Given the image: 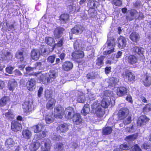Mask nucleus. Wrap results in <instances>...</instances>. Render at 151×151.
Masks as SVG:
<instances>
[{
	"instance_id": "obj_1",
	"label": "nucleus",
	"mask_w": 151,
	"mask_h": 151,
	"mask_svg": "<svg viewBox=\"0 0 151 151\" xmlns=\"http://www.w3.org/2000/svg\"><path fill=\"white\" fill-rule=\"evenodd\" d=\"M129 110L127 108L124 107L121 109L117 114L118 119L120 120H124L129 115Z\"/></svg>"
},
{
	"instance_id": "obj_2",
	"label": "nucleus",
	"mask_w": 151,
	"mask_h": 151,
	"mask_svg": "<svg viewBox=\"0 0 151 151\" xmlns=\"http://www.w3.org/2000/svg\"><path fill=\"white\" fill-rule=\"evenodd\" d=\"M75 113L74 108L72 107L68 106L66 108L64 111L65 118L68 120L71 119L73 114Z\"/></svg>"
},
{
	"instance_id": "obj_3",
	"label": "nucleus",
	"mask_w": 151,
	"mask_h": 151,
	"mask_svg": "<svg viewBox=\"0 0 151 151\" xmlns=\"http://www.w3.org/2000/svg\"><path fill=\"white\" fill-rule=\"evenodd\" d=\"M150 120V119L145 115L140 116L138 119L137 121V124L138 127H141L145 125Z\"/></svg>"
},
{
	"instance_id": "obj_4",
	"label": "nucleus",
	"mask_w": 151,
	"mask_h": 151,
	"mask_svg": "<svg viewBox=\"0 0 151 151\" xmlns=\"http://www.w3.org/2000/svg\"><path fill=\"white\" fill-rule=\"evenodd\" d=\"M123 76L124 80L127 82L132 83L135 81V76L132 72L126 71L125 74H123Z\"/></svg>"
},
{
	"instance_id": "obj_5",
	"label": "nucleus",
	"mask_w": 151,
	"mask_h": 151,
	"mask_svg": "<svg viewBox=\"0 0 151 151\" xmlns=\"http://www.w3.org/2000/svg\"><path fill=\"white\" fill-rule=\"evenodd\" d=\"M71 56L74 60L77 61L84 57V53L82 50H76L72 52Z\"/></svg>"
},
{
	"instance_id": "obj_6",
	"label": "nucleus",
	"mask_w": 151,
	"mask_h": 151,
	"mask_svg": "<svg viewBox=\"0 0 151 151\" xmlns=\"http://www.w3.org/2000/svg\"><path fill=\"white\" fill-rule=\"evenodd\" d=\"M132 53L139 56H144V49L140 46H134L131 49Z\"/></svg>"
},
{
	"instance_id": "obj_7",
	"label": "nucleus",
	"mask_w": 151,
	"mask_h": 151,
	"mask_svg": "<svg viewBox=\"0 0 151 151\" xmlns=\"http://www.w3.org/2000/svg\"><path fill=\"white\" fill-rule=\"evenodd\" d=\"M127 41L125 37L120 36L117 39L116 43L118 47L121 49L124 48L126 46Z\"/></svg>"
},
{
	"instance_id": "obj_8",
	"label": "nucleus",
	"mask_w": 151,
	"mask_h": 151,
	"mask_svg": "<svg viewBox=\"0 0 151 151\" xmlns=\"http://www.w3.org/2000/svg\"><path fill=\"white\" fill-rule=\"evenodd\" d=\"M72 119L73 124L74 125H79L82 123L83 119L81 115L78 113L76 112L74 114Z\"/></svg>"
},
{
	"instance_id": "obj_9",
	"label": "nucleus",
	"mask_w": 151,
	"mask_h": 151,
	"mask_svg": "<svg viewBox=\"0 0 151 151\" xmlns=\"http://www.w3.org/2000/svg\"><path fill=\"white\" fill-rule=\"evenodd\" d=\"M56 117L61 119L64 115V109L61 105H59L54 109Z\"/></svg>"
},
{
	"instance_id": "obj_10",
	"label": "nucleus",
	"mask_w": 151,
	"mask_h": 151,
	"mask_svg": "<svg viewBox=\"0 0 151 151\" xmlns=\"http://www.w3.org/2000/svg\"><path fill=\"white\" fill-rule=\"evenodd\" d=\"M11 129L14 132L21 130L22 129L21 124L17 121H12L11 123Z\"/></svg>"
},
{
	"instance_id": "obj_11",
	"label": "nucleus",
	"mask_w": 151,
	"mask_h": 151,
	"mask_svg": "<svg viewBox=\"0 0 151 151\" xmlns=\"http://www.w3.org/2000/svg\"><path fill=\"white\" fill-rule=\"evenodd\" d=\"M84 27L81 25L77 24L75 25L71 29V32L73 34L78 35L81 34L83 32Z\"/></svg>"
},
{
	"instance_id": "obj_12",
	"label": "nucleus",
	"mask_w": 151,
	"mask_h": 151,
	"mask_svg": "<svg viewBox=\"0 0 151 151\" xmlns=\"http://www.w3.org/2000/svg\"><path fill=\"white\" fill-rule=\"evenodd\" d=\"M73 66V64L71 62L66 61L63 63L62 64V69L65 71L68 72L72 69Z\"/></svg>"
},
{
	"instance_id": "obj_13",
	"label": "nucleus",
	"mask_w": 151,
	"mask_h": 151,
	"mask_svg": "<svg viewBox=\"0 0 151 151\" xmlns=\"http://www.w3.org/2000/svg\"><path fill=\"white\" fill-rule=\"evenodd\" d=\"M65 29L61 27H58L55 28L53 32L54 35L56 39L60 38L63 34Z\"/></svg>"
},
{
	"instance_id": "obj_14",
	"label": "nucleus",
	"mask_w": 151,
	"mask_h": 151,
	"mask_svg": "<svg viewBox=\"0 0 151 151\" xmlns=\"http://www.w3.org/2000/svg\"><path fill=\"white\" fill-rule=\"evenodd\" d=\"M30 55L32 59L37 60L40 56V50L37 48L33 49L31 50Z\"/></svg>"
},
{
	"instance_id": "obj_15",
	"label": "nucleus",
	"mask_w": 151,
	"mask_h": 151,
	"mask_svg": "<svg viewBox=\"0 0 151 151\" xmlns=\"http://www.w3.org/2000/svg\"><path fill=\"white\" fill-rule=\"evenodd\" d=\"M68 126L67 124L65 123L59 124L56 128L57 131L60 133L65 132L68 130Z\"/></svg>"
},
{
	"instance_id": "obj_16",
	"label": "nucleus",
	"mask_w": 151,
	"mask_h": 151,
	"mask_svg": "<svg viewBox=\"0 0 151 151\" xmlns=\"http://www.w3.org/2000/svg\"><path fill=\"white\" fill-rule=\"evenodd\" d=\"M32 104L28 101H25L22 104V109L25 113H28L32 111Z\"/></svg>"
},
{
	"instance_id": "obj_17",
	"label": "nucleus",
	"mask_w": 151,
	"mask_h": 151,
	"mask_svg": "<svg viewBox=\"0 0 151 151\" xmlns=\"http://www.w3.org/2000/svg\"><path fill=\"white\" fill-rule=\"evenodd\" d=\"M128 89L127 88L122 86L118 87L116 90V94L118 96H122L127 94Z\"/></svg>"
},
{
	"instance_id": "obj_18",
	"label": "nucleus",
	"mask_w": 151,
	"mask_h": 151,
	"mask_svg": "<svg viewBox=\"0 0 151 151\" xmlns=\"http://www.w3.org/2000/svg\"><path fill=\"white\" fill-rule=\"evenodd\" d=\"M35 80L32 78L30 79L26 83L27 88L29 91H33L35 89Z\"/></svg>"
},
{
	"instance_id": "obj_19",
	"label": "nucleus",
	"mask_w": 151,
	"mask_h": 151,
	"mask_svg": "<svg viewBox=\"0 0 151 151\" xmlns=\"http://www.w3.org/2000/svg\"><path fill=\"white\" fill-rule=\"evenodd\" d=\"M70 16L68 14L64 13L61 14L59 17V20L61 23L65 24L68 22L70 19Z\"/></svg>"
},
{
	"instance_id": "obj_20",
	"label": "nucleus",
	"mask_w": 151,
	"mask_h": 151,
	"mask_svg": "<svg viewBox=\"0 0 151 151\" xmlns=\"http://www.w3.org/2000/svg\"><path fill=\"white\" fill-rule=\"evenodd\" d=\"M127 57L128 62L130 64L133 65L138 63V58L134 55H130L127 56Z\"/></svg>"
},
{
	"instance_id": "obj_21",
	"label": "nucleus",
	"mask_w": 151,
	"mask_h": 151,
	"mask_svg": "<svg viewBox=\"0 0 151 151\" xmlns=\"http://www.w3.org/2000/svg\"><path fill=\"white\" fill-rule=\"evenodd\" d=\"M57 76L56 73L54 71H50L49 74V77H46L45 79H46L47 83L51 82L55 79Z\"/></svg>"
},
{
	"instance_id": "obj_22",
	"label": "nucleus",
	"mask_w": 151,
	"mask_h": 151,
	"mask_svg": "<svg viewBox=\"0 0 151 151\" xmlns=\"http://www.w3.org/2000/svg\"><path fill=\"white\" fill-rule=\"evenodd\" d=\"M129 38L133 42H137L139 41L140 36L138 33L135 32H132L130 34Z\"/></svg>"
},
{
	"instance_id": "obj_23",
	"label": "nucleus",
	"mask_w": 151,
	"mask_h": 151,
	"mask_svg": "<svg viewBox=\"0 0 151 151\" xmlns=\"http://www.w3.org/2000/svg\"><path fill=\"white\" fill-rule=\"evenodd\" d=\"M40 146V142L38 140H36L31 143L29 148L31 151H35L38 149Z\"/></svg>"
},
{
	"instance_id": "obj_24",
	"label": "nucleus",
	"mask_w": 151,
	"mask_h": 151,
	"mask_svg": "<svg viewBox=\"0 0 151 151\" xmlns=\"http://www.w3.org/2000/svg\"><path fill=\"white\" fill-rule=\"evenodd\" d=\"M17 86V82L14 79H12L8 82V86L9 89L13 91Z\"/></svg>"
},
{
	"instance_id": "obj_25",
	"label": "nucleus",
	"mask_w": 151,
	"mask_h": 151,
	"mask_svg": "<svg viewBox=\"0 0 151 151\" xmlns=\"http://www.w3.org/2000/svg\"><path fill=\"white\" fill-rule=\"evenodd\" d=\"M105 56L103 55L100 56L99 57H98L96 60V65L97 67L101 68L104 64V59Z\"/></svg>"
},
{
	"instance_id": "obj_26",
	"label": "nucleus",
	"mask_w": 151,
	"mask_h": 151,
	"mask_svg": "<svg viewBox=\"0 0 151 151\" xmlns=\"http://www.w3.org/2000/svg\"><path fill=\"white\" fill-rule=\"evenodd\" d=\"M24 52V50L23 48H22L20 50H18L15 54V58L19 60L20 61H23L24 60L23 53Z\"/></svg>"
},
{
	"instance_id": "obj_27",
	"label": "nucleus",
	"mask_w": 151,
	"mask_h": 151,
	"mask_svg": "<svg viewBox=\"0 0 151 151\" xmlns=\"http://www.w3.org/2000/svg\"><path fill=\"white\" fill-rule=\"evenodd\" d=\"M56 102L55 99L53 98H51L46 104V108L47 109H52L53 108V107L55 106Z\"/></svg>"
},
{
	"instance_id": "obj_28",
	"label": "nucleus",
	"mask_w": 151,
	"mask_h": 151,
	"mask_svg": "<svg viewBox=\"0 0 151 151\" xmlns=\"http://www.w3.org/2000/svg\"><path fill=\"white\" fill-rule=\"evenodd\" d=\"M9 97L7 96H4L0 99V106L3 107L7 104L10 101Z\"/></svg>"
},
{
	"instance_id": "obj_29",
	"label": "nucleus",
	"mask_w": 151,
	"mask_h": 151,
	"mask_svg": "<svg viewBox=\"0 0 151 151\" xmlns=\"http://www.w3.org/2000/svg\"><path fill=\"white\" fill-rule=\"evenodd\" d=\"M129 13L131 17L128 16H126V19L129 21H132L134 19V17L136 15L138 14V12L135 9H131L129 10Z\"/></svg>"
},
{
	"instance_id": "obj_30",
	"label": "nucleus",
	"mask_w": 151,
	"mask_h": 151,
	"mask_svg": "<svg viewBox=\"0 0 151 151\" xmlns=\"http://www.w3.org/2000/svg\"><path fill=\"white\" fill-rule=\"evenodd\" d=\"M113 129L111 127L107 126L104 127L102 129V133L104 135H109L111 134Z\"/></svg>"
},
{
	"instance_id": "obj_31",
	"label": "nucleus",
	"mask_w": 151,
	"mask_h": 151,
	"mask_svg": "<svg viewBox=\"0 0 151 151\" xmlns=\"http://www.w3.org/2000/svg\"><path fill=\"white\" fill-rule=\"evenodd\" d=\"M40 51V55H44L52 52L53 51L52 47L50 48L49 47L45 48L42 47L39 49Z\"/></svg>"
},
{
	"instance_id": "obj_32",
	"label": "nucleus",
	"mask_w": 151,
	"mask_h": 151,
	"mask_svg": "<svg viewBox=\"0 0 151 151\" xmlns=\"http://www.w3.org/2000/svg\"><path fill=\"white\" fill-rule=\"evenodd\" d=\"M54 148L57 151H62L64 149V144L62 142H57L54 145Z\"/></svg>"
},
{
	"instance_id": "obj_33",
	"label": "nucleus",
	"mask_w": 151,
	"mask_h": 151,
	"mask_svg": "<svg viewBox=\"0 0 151 151\" xmlns=\"http://www.w3.org/2000/svg\"><path fill=\"white\" fill-rule=\"evenodd\" d=\"M22 134L23 137L27 139H30L32 136L31 132L27 129L23 130Z\"/></svg>"
},
{
	"instance_id": "obj_34",
	"label": "nucleus",
	"mask_w": 151,
	"mask_h": 151,
	"mask_svg": "<svg viewBox=\"0 0 151 151\" xmlns=\"http://www.w3.org/2000/svg\"><path fill=\"white\" fill-rule=\"evenodd\" d=\"M138 134L137 133H136L126 136L125 139L126 141L128 140L132 142L136 139L138 137Z\"/></svg>"
},
{
	"instance_id": "obj_35",
	"label": "nucleus",
	"mask_w": 151,
	"mask_h": 151,
	"mask_svg": "<svg viewBox=\"0 0 151 151\" xmlns=\"http://www.w3.org/2000/svg\"><path fill=\"white\" fill-rule=\"evenodd\" d=\"M45 41L47 45L51 46H53V44L55 42L53 38L51 37H46L45 38Z\"/></svg>"
},
{
	"instance_id": "obj_36",
	"label": "nucleus",
	"mask_w": 151,
	"mask_h": 151,
	"mask_svg": "<svg viewBox=\"0 0 151 151\" xmlns=\"http://www.w3.org/2000/svg\"><path fill=\"white\" fill-rule=\"evenodd\" d=\"M143 83L144 85L148 87L151 85V78L150 77L147 76L145 78L143 81Z\"/></svg>"
},
{
	"instance_id": "obj_37",
	"label": "nucleus",
	"mask_w": 151,
	"mask_h": 151,
	"mask_svg": "<svg viewBox=\"0 0 151 151\" xmlns=\"http://www.w3.org/2000/svg\"><path fill=\"white\" fill-rule=\"evenodd\" d=\"M64 38L62 37L57 42V43L55 44L52 46V47L54 50V49L56 47H61L63 46Z\"/></svg>"
},
{
	"instance_id": "obj_38",
	"label": "nucleus",
	"mask_w": 151,
	"mask_h": 151,
	"mask_svg": "<svg viewBox=\"0 0 151 151\" xmlns=\"http://www.w3.org/2000/svg\"><path fill=\"white\" fill-rule=\"evenodd\" d=\"M151 111V104H146L142 109V112L145 114H147L150 111Z\"/></svg>"
},
{
	"instance_id": "obj_39",
	"label": "nucleus",
	"mask_w": 151,
	"mask_h": 151,
	"mask_svg": "<svg viewBox=\"0 0 151 151\" xmlns=\"http://www.w3.org/2000/svg\"><path fill=\"white\" fill-rule=\"evenodd\" d=\"M14 142L12 138H9L7 139L5 142V145L8 148L12 147L14 145Z\"/></svg>"
},
{
	"instance_id": "obj_40",
	"label": "nucleus",
	"mask_w": 151,
	"mask_h": 151,
	"mask_svg": "<svg viewBox=\"0 0 151 151\" xmlns=\"http://www.w3.org/2000/svg\"><path fill=\"white\" fill-rule=\"evenodd\" d=\"M90 111V106L89 104H85L82 110V113L84 116H86Z\"/></svg>"
},
{
	"instance_id": "obj_41",
	"label": "nucleus",
	"mask_w": 151,
	"mask_h": 151,
	"mask_svg": "<svg viewBox=\"0 0 151 151\" xmlns=\"http://www.w3.org/2000/svg\"><path fill=\"white\" fill-rule=\"evenodd\" d=\"M101 106L104 108H107L109 106V102L106 98H103L101 102Z\"/></svg>"
},
{
	"instance_id": "obj_42",
	"label": "nucleus",
	"mask_w": 151,
	"mask_h": 151,
	"mask_svg": "<svg viewBox=\"0 0 151 151\" xmlns=\"http://www.w3.org/2000/svg\"><path fill=\"white\" fill-rule=\"evenodd\" d=\"M96 1L94 0H89L87 3L88 6L91 9H94L96 7Z\"/></svg>"
},
{
	"instance_id": "obj_43",
	"label": "nucleus",
	"mask_w": 151,
	"mask_h": 151,
	"mask_svg": "<svg viewBox=\"0 0 151 151\" xmlns=\"http://www.w3.org/2000/svg\"><path fill=\"white\" fill-rule=\"evenodd\" d=\"M120 149L123 150H129L130 148V146L129 145L125 143L121 144L119 146Z\"/></svg>"
},
{
	"instance_id": "obj_44",
	"label": "nucleus",
	"mask_w": 151,
	"mask_h": 151,
	"mask_svg": "<svg viewBox=\"0 0 151 151\" xmlns=\"http://www.w3.org/2000/svg\"><path fill=\"white\" fill-rule=\"evenodd\" d=\"M111 3L113 5L117 6H120L122 4V0H112Z\"/></svg>"
},
{
	"instance_id": "obj_45",
	"label": "nucleus",
	"mask_w": 151,
	"mask_h": 151,
	"mask_svg": "<svg viewBox=\"0 0 151 151\" xmlns=\"http://www.w3.org/2000/svg\"><path fill=\"white\" fill-rule=\"evenodd\" d=\"M125 119H124L123 121V123L125 125L129 124L132 121V117L131 115H129Z\"/></svg>"
},
{
	"instance_id": "obj_46",
	"label": "nucleus",
	"mask_w": 151,
	"mask_h": 151,
	"mask_svg": "<svg viewBox=\"0 0 151 151\" xmlns=\"http://www.w3.org/2000/svg\"><path fill=\"white\" fill-rule=\"evenodd\" d=\"M3 57L6 59H9L10 57H12V56L11 52L9 51L6 52V53H3Z\"/></svg>"
},
{
	"instance_id": "obj_47",
	"label": "nucleus",
	"mask_w": 151,
	"mask_h": 151,
	"mask_svg": "<svg viewBox=\"0 0 151 151\" xmlns=\"http://www.w3.org/2000/svg\"><path fill=\"white\" fill-rule=\"evenodd\" d=\"M56 57L55 55H53L49 56L47 58L48 61L51 63H54Z\"/></svg>"
},
{
	"instance_id": "obj_48",
	"label": "nucleus",
	"mask_w": 151,
	"mask_h": 151,
	"mask_svg": "<svg viewBox=\"0 0 151 151\" xmlns=\"http://www.w3.org/2000/svg\"><path fill=\"white\" fill-rule=\"evenodd\" d=\"M132 151H142V150L137 144L134 145L133 147Z\"/></svg>"
},
{
	"instance_id": "obj_49",
	"label": "nucleus",
	"mask_w": 151,
	"mask_h": 151,
	"mask_svg": "<svg viewBox=\"0 0 151 151\" xmlns=\"http://www.w3.org/2000/svg\"><path fill=\"white\" fill-rule=\"evenodd\" d=\"M141 147L142 149L146 150L150 149V145L148 144L145 143L143 144Z\"/></svg>"
},
{
	"instance_id": "obj_50",
	"label": "nucleus",
	"mask_w": 151,
	"mask_h": 151,
	"mask_svg": "<svg viewBox=\"0 0 151 151\" xmlns=\"http://www.w3.org/2000/svg\"><path fill=\"white\" fill-rule=\"evenodd\" d=\"M14 69V68L12 67H7L6 68V71L7 73L11 74L12 73V71Z\"/></svg>"
},
{
	"instance_id": "obj_51",
	"label": "nucleus",
	"mask_w": 151,
	"mask_h": 151,
	"mask_svg": "<svg viewBox=\"0 0 151 151\" xmlns=\"http://www.w3.org/2000/svg\"><path fill=\"white\" fill-rule=\"evenodd\" d=\"M96 113L98 117H101L103 116L102 111L101 109H98V110L96 111Z\"/></svg>"
},
{
	"instance_id": "obj_52",
	"label": "nucleus",
	"mask_w": 151,
	"mask_h": 151,
	"mask_svg": "<svg viewBox=\"0 0 151 151\" xmlns=\"http://www.w3.org/2000/svg\"><path fill=\"white\" fill-rule=\"evenodd\" d=\"M115 41V40L114 38L109 40H108L107 41L108 46H113V42H114Z\"/></svg>"
},
{
	"instance_id": "obj_53",
	"label": "nucleus",
	"mask_w": 151,
	"mask_h": 151,
	"mask_svg": "<svg viewBox=\"0 0 151 151\" xmlns=\"http://www.w3.org/2000/svg\"><path fill=\"white\" fill-rule=\"evenodd\" d=\"M79 44L77 40L74 42L73 46L74 49L77 50L79 47Z\"/></svg>"
},
{
	"instance_id": "obj_54",
	"label": "nucleus",
	"mask_w": 151,
	"mask_h": 151,
	"mask_svg": "<svg viewBox=\"0 0 151 151\" xmlns=\"http://www.w3.org/2000/svg\"><path fill=\"white\" fill-rule=\"evenodd\" d=\"M111 66L106 67L104 69V72L106 75L108 74L111 72Z\"/></svg>"
},
{
	"instance_id": "obj_55",
	"label": "nucleus",
	"mask_w": 151,
	"mask_h": 151,
	"mask_svg": "<svg viewBox=\"0 0 151 151\" xmlns=\"http://www.w3.org/2000/svg\"><path fill=\"white\" fill-rule=\"evenodd\" d=\"M43 90V88L41 86L40 87L38 90L37 96L38 97H40L42 93Z\"/></svg>"
},
{
	"instance_id": "obj_56",
	"label": "nucleus",
	"mask_w": 151,
	"mask_h": 151,
	"mask_svg": "<svg viewBox=\"0 0 151 151\" xmlns=\"http://www.w3.org/2000/svg\"><path fill=\"white\" fill-rule=\"evenodd\" d=\"M45 95L47 97H50L52 95V92L50 90H47L45 91Z\"/></svg>"
},
{
	"instance_id": "obj_57",
	"label": "nucleus",
	"mask_w": 151,
	"mask_h": 151,
	"mask_svg": "<svg viewBox=\"0 0 151 151\" xmlns=\"http://www.w3.org/2000/svg\"><path fill=\"white\" fill-rule=\"evenodd\" d=\"M39 126L41 127L42 126L41 124H38L35 125V128L34 129V132L35 133L39 132L41 131V130L39 129Z\"/></svg>"
},
{
	"instance_id": "obj_58",
	"label": "nucleus",
	"mask_w": 151,
	"mask_h": 151,
	"mask_svg": "<svg viewBox=\"0 0 151 151\" xmlns=\"http://www.w3.org/2000/svg\"><path fill=\"white\" fill-rule=\"evenodd\" d=\"M44 147L45 149L44 150H50V144L47 142H45L44 143Z\"/></svg>"
},
{
	"instance_id": "obj_59",
	"label": "nucleus",
	"mask_w": 151,
	"mask_h": 151,
	"mask_svg": "<svg viewBox=\"0 0 151 151\" xmlns=\"http://www.w3.org/2000/svg\"><path fill=\"white\" fill-rule=\"evenodd\" d=\"M62 137L60 135H55L52 139L53 140H54L59 141L60 140V138H62Z\"/></svg>"
},
{
	"instance_id": "obj_60",
	"label": "nucleus",
	"mask_w": 151,
	"mask_h": 151,
	"mask_svg": "<svg viewBox=\"0 0 151 151\" xmlns=\"http://www.w3.org/2000/svg\"><path fill=\"white\" fill-rule=\"evenodd\" d=\"M14 73L16 76H21L22 75L21 72L18 69L15 70L14 71Z\"/></svg>"
},
{
	"instance_id": "obj_61",
	"label": "nucleus",
	"mask_w": 151,
	"mask_h": 151,
	"mask_svg": "<svg viewBox=\"0 0 151 151\" xmlns=\"http://www.w3.org/2000/svg\"><path fill=\"white\" fill-rule=\"evenodd\" d=\"M126 100L129 102L132 103L133 101L132 100V97L130 96H127L126 99Z\"/></svg>"
},
{
	"instance_id": "obj_62",
	"label": "nucleus",
	"mask_w": 151,
	"mask_h": 151,
	"mask_svg": "<svg viewBox=\"0 0 151 151\" xmlns=\"http://www.w3.org/2000/svg\"><path fill=\"white\" fill-rule=\"evenodd\" d=\"M65 55V53L64 52H63L60 54V55L59 56V57L60 59L62 60L64 59Z\"/></svg>"
},
{
	"instance_id": "obj_63",
	"label": "nucleus",
	"mask_w": 151,
	"mask_h": 151,
	"mask_svg": "<svg viewBox=\"0 0 151 151\" xmlns=\"http://www.w3.org/2000/svg\"><path fill=\"white\" fill-rule=\"evenodd\" d=\"M12 115V112L10 110H9L8 112H6L5 114V116L7 117H10Z\"/></svg>"
},
{
	"instance_id": "obj_64",
	"label": "nucleus",
	"mask_w": 151,
	"mask_h": 151,
	"mask_svg": "<svg viewBox=\"0 0 151 151\" xmlns=\"http://www.w3.org/2000/svg\"><path fill=\"white\" fill-rule=\"evenodd\" d=\"M35 68H32L29 66H28L26 68V72H30L31 71H33Z\"/></svg>"
}]
</instances>
